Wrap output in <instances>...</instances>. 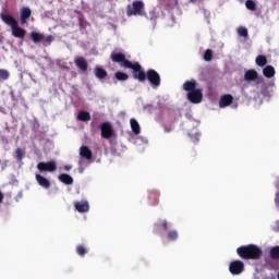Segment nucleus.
Segmentation results:
<instances>
[{
	"mask_svg": "<svg viewBox=\"0 0 279 279\" xmlns=\"http://www.w3.org/2000/svg\"><path fill=\"white\" fill-rule=\"evenodd\" d=\"M236 254L242 260H260L263 250L256 244L242 245L236 248Z\"/></svg>",
	"mask_w": 279,
	"mask_h": 279,
	"instance_id": "nucleus-1",
	"label": "nucleus"
},
{
	"mask_svg": "<svg viewBox=\"0 0 279 279\" xmlns=\"http://www.w3.org/2000/svg\"><path fill=\"white\" fill-rule=\"evenodd\" d=\"M0 16L3 23L11 27L12 36L15 38H25L26 31L19 26V22H16L14 16L5 13H2Z\"/></svg>",
	"mask_w": 279,
	"mask_h": 279,
	"instance_id": "nucleus-2",
	"label": "nucleus"
},
{
	"mask_svg": "<svg viewBox=\"0 0 279 279\" xmlns=\"http://www.w3.org/2000/svg\"><path fill=\"white\" fill-rule=\"evenodd\" d=\"M126 69H131L133 71V77L134 80H137L138 82H145L147 80V73H145V70L138 62H131L126 65Z\"/></svg>",
	"mask_w": 279,
	"mask_h": 279,
	"instance_id": "nucleus-3",
	"label": "nucleus"
},
{
	"mask_svg": "<svg viewBox=\"0 0 279 279\" xmlns=\"http://www.w3.org/2000/svg\"><path fill=\"white\" fill-rule=\"evenodd\" d=\"M143 10H145V3L141 0H135L132 3V8H128V16H143Z\"/></svg>",
	"mask_w": 279,
	"mask_h": 279,
	"instance_id": "nucleus-4",
	"label": "nucleus"
},
{
	"mask_svg": "<svg viewBox=\"0 0 279 279\" xmlns=\"http://www.w3.org/2000/svg\"><path fill=\"white\" fill-rule=\"evenodd\" d=\"M110 60L112 62H116L117 64H120V66H123V69H128V65L132 64V61L128 60L125 58V53L123 52H117V51L111 52Z\"/></svg>",
	"mask_w": 279,
	"mask_h": 279,
	"instance_id": "nucleus-5",
	"label": "nucleus"
},
{
	"mask_svg": "<svg viewBox=\"0 0 279 279\" xmlns=\"http://www.w3.org/2000/svg\"><path fill=\"white\" fill-rule=\"evenodd\" d=\"M146 80L153 85V88H158L162 82L160 74L154 69L146 71Z\"/></svg>",
	"mask_w": 279,
	"mask_h": 279,
	"instance_id": "nucleus-6",
	"label": "nucleus"
},
{
	"mask_svg": "<svg viewBox=\"0 0 279 279\" xmlns=\"http://www.w3.org/2000/svg\"><path fill=\"white\" fill-rule=\"evenodd\" d=\"M229 271L232 276H241L245 271V264L242 260H233L229 265Z\"/></svg>",
	"mask_w": 279,
	"mask_h": 279,
	"instance_id": "nucleus-7",
	"label": "nucleus"
},
{
	"mask_svg": "<svg viewBox=\"0 0 279 279\" xmlns=\"http://www.w3.org/2000/svg\"><path fill=\"white\" fill-rule=\"evenodd\" d=\"M187 99L191 104H202V99H204V94L201 88H196L193 92L187 93Z\"/></svg>",
	"mask_w": 279,
	"mask_h": 279,
	"instance_id": "nucleus-8",
	"label": "nucleus"
},
{
	"mask_svg": "<svg viewBox=\"0 0 279 279\" xmlns=\"http://www.w3.org/2000/svg\"><path fill=\"white\" fill-rule=\"evenodd\" d=\"M38 171H48L49 173H53V171L58 170V166L56 161H47V162H39L37 165Z\"/></svg>",
	"mask_w": 279,
	"mask_h": 279,
	"instance_id": "nucleus-9",
	"label": "nucleus"
},
{
	"mask_svg": "<svg viewBox=\"0 0 279 279\" xmlns=\"http://www.w3.org/2000/svg\"><path fill=\"white\" fill-rule=\"evenodd\" d=\"M100 132L102 138H112V134H114L112 125L108 122H104L100 124Z\"/></svg>",
	"mask_w": 279,
	"mask_h": 279,
	"instance_id": "nucleus-10",
	"label": "nucleus"
},
{
	"mask_svg": "<svg viewBox=\"0 0 279 279\" xmlns=\"http://www.w3.org/2000/svg\"><path fill=\"white\" fill-rule=\"evenodd\" d=\"M233 102H234V97L230 94H225L220 97L219 107L228 108V106H232Z\"/></svg>",
	"mask_w": 279,
	"mask_h": 279,
	"instance_id": "nucleus-11",
	"label": "nucleus"
},
{
	"mask_svg": "<svg viewBox=\"0 0 279 279\" xmlns=\"http://www.w3.org/2000/svg\"><path fill=\"white\" fill-rule=\"evenodd\" d=\"M75 66L80 69L83 73H86L88 71V61H86V58L84 57H76L74 59Z\"/></svg>",
	"mask_w": 279,
	"mask_h": 279,
	"instance_id": "nucleus-12",
	"label": "nucleus"
},
{
	"mask_svg": "<svg viewBox=\"0 0 279 279\" xmlns=\"http://www.w3.org/2000/svg\"><path fill=\"white\" fill-rule=\"evenodd\" d=\"M74 208L77 213H88L90 210V206L88 205V201L75 202Z\"/></svg>",
	"mask_w": 279,
	"mask_h": 279,
	"instance_id": "nucleus-13",
	"label": "nucleus"
},
{
	"mask_svg": "<svg viewBox=\"0 0 279 279\" xmlns=\"http://www.w3.org/2000/svg\"><path fill=\"white\" fill-rule=\"evenodd\" d=\"M36 182L41 186L43 189H51V181H49L47 178L43 177L41 174L35 175Z\"/></svg>",
	"mask_w": 279,
	"mask_h": 279,
	"instance_id": "nucleus-14",
	"label": "nucleus"
},
{
	"mask_svg": "<svg viewBox=\"0 0 279 279\" xmlns=\"http://www.w3.org/2000/svg\"><path fill=\"white\" fill-rule=\"evenodd\" d=\"M183 90L186 93H193V90H197V81L194 78L185 81L183 84Z\"/></svg>",
	"mask_w": 279,
	"mask_h": 279,
	"instance_id": "nucleus-15",
	"label": "nucleus"
},
{
	"mask_svg": "<svg viewBox=\"0 0 279 279\" xmlns=\"http://www.w3.org/2000/svg\"><path fill=\"white\" fill-rule=\"evenodd\" d=\"M160 199V193L158 191L148 192V201L150 206H158Z\"/></svg>",
	"mask_w": 279,
	"mask_h": 279,
	"instance_id": "nucleus-16",
	"label": "nucleus"
},
{
	"mask_svg": "<svg viewBox=\"0 0 279 279\" xmlns=\"http://www.w3.org/2000/svg\"><path fill=\"white\" fill-rule=\"evenodd\" d=\"M80 156L85 158V160H93V150L88 146H81Z\"/></svg>",
	"mask_w": 279,
	"mask_h": 279,
	"instance_id": "nucleus-17",
	"label": "nucleus"
},
{
	"mask_svg": "<svg viewBox=\"0 0 279 279\" xmlns=\"http://www.w3.org/2000/svg\"><path fill=\"white\" fill-rule=\"evenodd\" d=\"M32 16V9L23 8L21 10V25H25L27 20Z\"/></svg>",
	"mask_w": 279,
	"mask_h": 279,
	"instance_id": "nucleus-18",
	"label": "nucleus"
},
{
	"mask_svg": "<svg viewBox=\"0 0 279 279\" xmlns=\"http://www.w3.org/2000/svg\"><path fill=\"white\" fill-rule=\"evenodd\" d=\"M245 82H255L258 80V72L256 70H247L244 74Z\"/></svg>",
	"mask_w": 279,
	"mask_h": 279,
	"instance_id": "nucleus-19",
	"label": "nucleus"
},
{
	"mask_svg": "<svg viewBox=\"0 0 279 279\" xmlns=\"http://www.w3.org/2000/svg\"><path fill=\"white\" fill-rule=\"evenodd\" d=\"M31 40H33L35 44L43 43L45 40V35L43 33L33 31L31 32Z\"/></svg>",
	"mask_w": 279,
	"mask_h": 279,
	"instance_id": "nucleus-20",
	"label": "nucleus"
},
{
	"mask_svg": "<svg viewBox=\"0 0 279 279\" xmlns=\"http://www.w3.org/2000/svg\"><path fill=\"white\" fill-rule=\"evenodd\" d=\"M130 123L133 134H135V136H138V134H141V124H138V121H136V119L134 118L130 120Z\"/></svg>",
	"mask_w": 279,
	"mask_h": 279,
	"instance_id": "nucleus-21",
	"label": "nucleus"
},
{
	"mask_svg": "<svg viewBox=\"0 0 279 279\" xmlns=\"http://www.w3.org/2000/svg\"><path fill=\"white\" fill-rule=\"evenodd\" d=\"M95 75L98 80H106L108 77V72L101 66L95 68Z\"/></svg>",
	"mask_w": 279,
	"mask_h": 279,
	"instance_id": "nucleus-22",
	"label": "nucleus"
},
{
	"mask_svg": "<svg viewBox=\"0 0 279 279\" xmlns=\"http://www.w3.org/2000/svg\"><path fill=\"white\" fill-rule=\"evenodd\" d=\"M263 75L265 77L271 78V77H274V75H276V69H274L272 65H266L263 69Z\"/></svg>",
	"mask_w": 279,
	"mask_h": 279,
	"instance_id": "nucleus-23",
	"label": "nucleus"
},
{
	"mask_svg": "<svg viewBox=\"0 0 279 279\" xmlns=\"http://www.w3.org/2000/svg\"><path fill=\"white\" fill-rule=\"evenodd\" d=\"M59 180H60V182H62L63 184H66V185L73 184V177H71L68 173L60 174Z\"/></svg>",
	"mask_w": 279,
	"mask_h": 279,
	"instance_id": "nucleus-24",
	"label": "nucleus"
},
{
	"mask_svg": "<svg viewBox=\"0 0 279 279\" xmlns=\"http://www.w3.org/2000/svg\"><path fill=\"white\" fill-rule=\"evenodd\" d=\"M114 77L118 82H128V80H130V75H128V73L119 71L114 73Z\"/></svg>",
	"mask_w": 279,
	"mask_h": 279,
	"instance_id": "nucleus-25",
	"label": "nucleus"
},
{
	"mask_svg": "<svg viewBox=\"0 0 279 279\" xmlns=\"http://www.w3.org/2000/svg\"><path fill=\"white\" fill-rule=\"evenodd\" d=\"M271 260H279V245L272 246L269 251Z\"/></svg>",
	"mask_w": 279,
	"mask_h": 279,
	"instance_id": "nucleus-26",
	"label": "nucleus"
},
{
	"mask_svg": "<svg viewBox=\"0 0 279 279\" xmlns=\"http://www.w3.org/2000/svg\"><path fill=\"white\" fill-rule=\"evenodd\" d=\"M255 62L257 66H266L267 65V57L265 54H259L256 57Z\"/></svg>",
	"mask_w": 279,
	"mask_h": 279,
	"instance_id": "nucleus-27",
	"label": "nucleus"
},
{
	"mask_svg": "<svg viewBox=\"0 0 279 279\" xmlns=\"http://www.w3.org/2000/svg\"><path fill=\"white\" fill-rule=\"evenodd\" d=\"M78 121H90V113L88 111H80L77 114Z\"/></svg>",
	"mask_w": 279,
	"mask_h": 279,
	"instance_id": "nucleus-28",
	"label": "nucleus"
},
{
	"mask_svg": "<svg viewBox=\"0 0 279 279\" xmlns=\"http://www.w3.org/2000/svg\"><path fill=\"white\" fill-rule=\"evenodd\" d=\"M76 254L78 256H86V254H88V248H86V246L80 244L76 246Z\"/></svg>",
	"mask_w": 279,
	"mask_h": 279,
	"instance_id": "nucleus-29",
	"label": "nucleus"
},
{
	"mask_svg": "<svg viewBox=\"0 0 279 279\" xmlns=\"http://www.w3.org/2000/svg\"><path fill=\"white\" fill-rule=\"evenodd\" d=\"M245 5L246 10H251V12H256V2H254V0H246Z\"/></svg>",
	"mask_w": 279,
	"mask_h": 279,
	"instance_id": "nucleus-30",
	"label": "nucleus"
},
{
	"mask_svg": "<svg viewBox=\"0 0 279 279\" xmlns=\"http://www.w3.org/2000/svg\"><path fill=\"white\" fill-rule=\"evenodd\" d=\"M25 156V151H23L22 148H16L15 150V158L17 162H21L23 160V157Z\"/></svg>",
	"mask_w": 279,
	"mask_h": 279,
	"instance_id": "nucleus-31",
	"label": "nucleus"
},
{
	"mask_svg": "<svg viewBox=\"0 0 279 279\" xmlns=\"http://www.w3.org/2000/svg\"><path fill=\"white\" fill-rule=\"evenodd\" d=\"M167 236H168L169 241H178V231L170 230V231H168Z\"/></svg>",
	"mask_w": 279,
	"mask_h": 279,
	"instance_id": "nucleus-32",
	"label": "nucleus"
},
{
	"mask_svg": "<svg viewBox=\"0 0 279 279\" xmlns=\"http://www.w3.org/2000/svg\"><path fill=\"white\" fill-rule=\"evenodd\" d=\"M53 40H56V37H53V35H49L47 37H45V39L41 41L44 47H47L49 45H51V43H53Z\"/></svg>",
	"mask_w": 279,
	"mask_h": 279,
	"instance_id": "nucleus-33",
	"label": "nucleus"
},
{
	"mask_svg": "<svg viewBox=\"0 0 279 279\" xmlns=\"http://www.w3.org/2000/svg\"><path fill=\"white\" fill-rule=\"evenodd\" d=\"M238 35L242 36V38H247L248 33H247V28L241 26L238 28Z\"/></svg>",
	"mask_w": 279,
	"mask_h": 279,
	"instance_id": "nucleus-34",
	"label": "nucleus"
},
{
	"mask_svg": "<svg viewBox=\"0 0 279 279\" xmlns=\"http://www.w3.org/2000/svg\"><path fill=\"white\" fill-rule=\"evenodd\" d=\"M205 62H210L213 60V50L207 49L204 53Z\"/></svg>",
	"mask_w": 279,
	"mask_h": 279,
	"instance_id": "nucleus-35",
	"label": "nucleus"
},
{
	"mask_svg": "<svg viewBox=\"0 0 279 279\" xmlns=\"http://www.w3.org/2000/svg\"><path fill=\"white\" fill-rule=\"evenodd\" d=\"M0 80H10V72L8 70L0 69Z\"/></svg>",
	"mask_w": 279,
	"mask_h": 279,
	"instance_id": "nucleus-36",
	"label": "nucleus"
},
{
	"mask_svg": "<svg viewBox=\"0 0 279 279\" xmlns=\"http://www.w3.org/2000/svg\"><path fill=\"white\" fill-rule=\"evenodd\" d=\"M161 227L163 228V230H169V222L167 220H162L161 221Z\"/></svg>",
	"mask_w": 279,
	"mask_h": 279,
	"instance_id": "nucleus-37",
	"label": "nucleus"
},
{
	"mask_svg": "<svg viewBox=\"0 0 279 279\" xmlns=\"http://www.w3.org/2000/svg\"><path fill=\"white\" fill-rule=\"evenodd\" d=\"M3 197H4L3 192L0 191V204H3Z\"/></svg>",
	"mask_w": 279,
	"mask_h": 279,
	"instance_id": "nucleus-38",
	"label": "nucleus"
},
{
	"mask_svg": "<svg viewBox=\"0 0 279 279\" xmlns=\"http://www.w3.org/2000/svg\"><path fill=\"white\" fill-rule=\"evenodd\" d=\"M64 169H65V171H71L72 167L71 166H65Z\"/></svg>",
	"mask_w": 279,
	"mask_h": 279,
	"instance_id": "nucleus-39",
	"label": "nucleus"
},
{
	"mask_svg": "<svg viewBox=\"0 0 279 279\" xmlns=\"http://www.w3.org/2000/svg\"><path fill=\"white\" fill-rule=\"evenodd\" d=\"M165 132H171V129L165 128Z\"/></svg>",
	"mask_w": 279,
	"mask_h": 279,
	"instance_id": "nucleus-40",
	"label": "nucleus"
},
{
	"mask_svg": "<svg viewBox=\"0 0 279 279\" xmlns=\"http://www.w3.org/2000/svg\"><path fill=\"white\" fill-rule=\"evenodd\" d=\"M156 227H157V228H159V227H160V225H156Z\"/></svg>",
	"mask_w": 279,
	"mask_h": 279,
	"instance_id": "nucleus-41",
	"label": "nucleus"
},
{
	"mask_svg": "<svg viewBox=\"0 0 279 279\" xmlns=\"http://www.w3.org/2000/svg\"><path fill=\"white\" fill-rule=\"evenodd\" d=\"M191 1H195V0H191Z\"/></svg>",
	"mask_w": 279,
	"mask_h": 279,
	"instance_id": "nucleus-42",
	"label": "nucleus"
}]
</instances>
